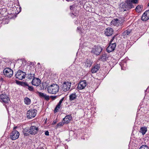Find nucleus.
Segmentation results:
<instances>
[{
    "instance_id": "1",
    "label": "nucleus",
    "mask_w": 149,
    "mask_h": 149,
    "mask_svg": "<svg viewBox=\"0 0 149 149\" xmlns=\"http://www.w3.org/2000/svg\"><path fill=\"white\" fill-rule=\"evenodd\" d=\"M59 87L56 84H53L49 86L47 91L50 94H55L59 91Z\"/></svg>"
},
{
    "instance_id": "2",
    "label": "nucleus",
    "mask_w": 149,
    "mask_h": 149,
    "mask_svg": "<svg viewBox=\"0 0 149 149\" xmlns=\"http://www.w3.org/2000/svg\"><path fill=\"white\" fill-rule=\"evenodd\" d=\"M37 113V111L35 109H31L27 111L26 116L28 118L30 119L35 117Z\"/></svg>"
},
{
    "instance_id": "3",
    "label": "nucleus",
    "mask_w": 149,
    "mask_h": 149,
    "mask_svg": "<svg viewBox=\"0 0 149 149\" xmlns=\"http://www.w3.org/2000/svg\"><path fill=\"white\" fill-rule=\"evenodd\" d=\"M0 101L6 104H8L10 102L9 98L8 96L4 94L0 95Z\"/></svg>"
},
{
    "instance_id": "4",
    "label": "nucleus",
    "mask_w": 149,
    "mask_h": 149,
    "mask_svg": "<svg viewBox=\"0 0 149 149\" xmlns=\"http://www.w3.org/2000/svg\"><path fill=\"white\" fill-rule=\"evenodd\" d=\"M3 73L6 77L8 78L11 77L13 74V70L8 68H6L4 69Z\"/></svg>"
},
{
    "instance_id": "5",
    "label": "nucleus",
    "mask_w": 149,
    "mask_h": 149,
    "mask_svg": "<svg viewBox=\"0 0 149 149\" xmlns=\"http://www.w3.org/2000/svg\"><path fill=\"white\" fill-rule=\"evenodd\" d=\"M26 75L25 72L22 70H19L15 74V77L18 79L22 80L25 78Z\"/></svg>"
},
{
    "instance_id": "6",
    "label": "nucleus",
    "mask_w": 149,
    "mask_h": 149,
    "mask_svg": "<svg viewBox=\"0 0 149 149\" xmlns=\"http://www.w3.org/2000/svg\"><path fill=\"white\" fill-rule=\"evenodd\" d=\"M102 48L100 46H95L91 50V52L96 55H98L102 52Z\"/></svg>"
},
{
    "instance_id": "7",
    "label": "nucleus",
    "mask_w": 149,
    "mask_h": 149,
    "mask_svg": "<svg viewBox=\"0 0 149 149\" xmlns=\"http://www.w3.org/2000/svg\"><path fill=\"white\" fill-rule=\"evenodd\" d=\"M19 135L18 132L15 130H14L10 134V138L12 140H15L17 139Z\"/></svg>"
},
{
    "instance_id": "8",
    "label": "nucleus",
    "mask_w": 149,
    "mask_h": 149,
    "mask_svg": "<svg viewBox=\"0 0 149 149\" xmlns=\"http://www.w3.org/2000/svg\"><path fill=\"white\" fill-rule=\"evenodd\" d=\"M122 7L123 8H125L127 9H129L134 8V6L130 0H127L125 3L123 5Z\"/></svg>"
},
{
    "instance_id": "9",
    "label": "nucleus",
    "mask_w": 149,
    "mask_h": 149,
    "mask_svg": "<svg viewBox=\"0 0 149 149\" xmlns=\"http://www.w3.org/2000/svg\"><path fill=\"white\" fill-rule=\"evenodd\" d=\"M71 84V83L68 81L64 82L62 86V89L63 91L66 92L69 90L70 88Z\"/></svg>"
},
{
    "instance_id": "10",
    "label": "nucleus",
    "mask_w": 149,
    "mask_h": 149,
    "mask_svg": "<svg viewBox=\"0 0 149 149\" xmlns=\"http://www.w3.org/2000/svg\"><path fill=\"white\" fill-rule=\"evenodd\" d=\"M87 85L86 80L81 81L79 83L77 88L78 90H82L84 89Z\"/></svg>"
},
{
    "instance_id": "11",
    "label": "nucleus",
    "mask_w": 149,
    "mask_h": 149,
    "mask_svg": "<svg viewBox=\"0 0 149 149\" xmlns=\"http://www.w3.org/2000/svg\"><path fill=\"white\" fill-rule=\"evenodd\" d=\"M116 47V44L115 42L113 43H110L109 46L107 48V52H111L114 51Z\"/></svg>"
},
{
    "instance_id": "12",
    "label": "nucleus",
    "mask_w": 149,
    "mask_h": 149,
    "mask_svg": "<svg viewBox=\"0 0 149 149\" xmlns=\"http://www.w3.org/2000/svg\"><path fill=\"white\" fill-rule=\"evenodd\" d=\"M41 82L40 80L38 78H34L32 79L31 83L33 85L36 86H38Z\"/></svg>"
},
{
    "instance_id": "13",
    "label": "nucleus",
    "mask_w": 149,
    "mask_h": 149,
    "mask_svg": "<svg viewBox=\"0 0 149 149\" xmlns=\"http://www.w3.org/2000/svg\"><path fill=\"white\" fill-rule=\"evenodd\" d=\"M38 131V127L35 126H31L29 130V133L31 134L35 135L36 134Z\"/></svg>"
},
{
    "instance_id": "14",
    "label": "nucleus",
    "mask_w": 149,
    "mask_h": 149,
    "mask_svg": "<svg viewBox=\"0 0 149 149\" xmlns=\"http://www.w3.org/2000/svg\"><path fill=\"white\" fill-rule=\"evenodd\" d=\"M113 32V29L111 27H108L105 30L104 34L106 36H111Z\"/></svg>"
},
{
    "instance_id": "15",
    "label": "nucleus",
    "mask_w": 149,
    "mask_h": 149,
    "mask_svg": "<svg viewBox=\"0 0 149 149\" xmlns=\"http://www.w3.org/2000/svg\"><path fill=\"white\" fill-rule=\"evenodd\" d=\"M149 19V10L146 11L143 14L141 19L143 21H146Z\"/></svg>"
},
{
    "instance_id": "16",
    "label": "nucleus",
    "mask_w": 149,
    "mask_h": 149,
    "mask_svg": "<svg viewBox=\"0 0 149 149\" xmlns=\"http://www.w3.org/2000/svg\"><path fill=\"white\" fill-rule=\"evenodd\" d=\"M38 94L40 97L43 98L46 100H48L49 99V96L43 93L38 92Z\"/></svg>"
},
{
    "instance_id": "17",
    "label": "nucleus",
    "mask_w": 149,
    "mask_h": 149,
    "mask_svg": "<svg viewBox=\"0 0 149 149\" xmlns=\"http://www.w3.org/2000/svg\"><path fill=\"white\" fill-rule=\"evenodd\" d=\"M72 119V117L71 115H68L63 119V121L65 123H69Z\"/></svg>"
},
{
    "instance_id": "18",
    "label": "nucleus",
    "mask_w": 149,
    "mask_h": 149,
    "mask_svg": "<svg viewBox=\"0 0 149 149\" xmlns=\"http://www.w3.org/2000/svg\"><path fill=\"white\" fill-rule=\"evenodd\" d=\"M64 99V97H63L61 99V100L59 101V102L57 104V105H56V107H55L54 112L55 113H56L58 111V110L60 109V108L61 107V105L63 100Z\"/></svg>"
},
{
    "instance_id": "19",
    "label": "nucleus",
    "mask_w": 149,
    "mask_h": 149,
    "mask_svg": "<svg viewBox=\"0 0 149 149\" xmlns=\"http://www.w3.org/2000/svg\"><path fill=\"white\" fill-rule=\"evenodd\" d=\"M100 68V64H97L93 67L91 70V72L94 73L96 72L99 70Z\"/></svg>"
},
{
    "instance_id": "20",
    "label": "nucleus",
    "mask_w": 149,
    "mask_h": 149,
    "mask_svg": "<svg viewBox=\"0 0 149 149\" xmlns=\"http://www.w3.org/2000/svg\"><path fill=\"white\" fill-rule=\"evenodd\" d=\"M92 63V61H91L89 59H87L85 62L84 63L85 64L84 65L85 67L87 68L88 67H91Z\"/></svg>"
},
{
    "instance_id": "21",
    "label": "nucleus",
    "mask_w": 149,
    "mask_h": 149,
    "mask_svg": "<svg viewBox=\"0 0 149 149\" xmlns=\"http://www.w3.org/2000/svg\"><path fill=\"white\" fill-rule=\"evenodd\" d=\"M120 22V21H119L118 19L116 18L115 19H114L113 20L111 21V23L114 25L118 26H119Z\"/></svg>"
},
{
    "instance_id": "22",
    "label": "nucleus",
    "mask_w": 149,
    "mask_h": 149,
    "mask_svg": "<svg viewBox=\"0 0 149 149\" xmlns=\"http://www.w3.org/2000/svg\"><path fill=\"white\" fill-rule=\"evenodd\" d=\"M77 96L75 93H74L70 94L69 96V100L72 101L74 100L77 97Z\"/></svg>"
},
{
    "instance_id": "23",
    "label": "nucleus",
    "mask_w": 149,
    "mask_h": 149,
    "mask_svg": "<svg viewBox=\"0 0 149 149\" xmlns=\"http://www.w3.org/2000/svg\"><path fill=\"white\" fill-rule=\"evenodd\" d=\"M108 58V56L106 54H104L101 56L100 59L103 61H106Z\"/></svg>"
},
{
    "instance_id": "24",
    "label": "nucleus",
    "mask_w": 149,
    "mask_h": 149,
    "mask_svg": "<svg viewBox=\"0 0 149 149\" xmlns=\"http://www.w3.org/2000/svg\"><path fill=\"white\" fill-rule=\"evenodd\" d=\"M132 32V30L131 29H127L125 30L124 32L123 33V35L124 36H130Z\"/></svg>"
},
{
    "instance_id": "25",
    "label": "nucleus",
    "mask_w": 149,
    "mask_h": 149,
    "mask_svg": "<svg viewBox=\"0 0 149 149\" xmlns=\"http://www.w3.org/2000/svg\"><path fill=\"white\" fill-rule=\"evenodd\" d=\"M24 102L26 105H29L31 103V100L28 97H25L24 99Z\"/></svg>"
},
{
    "instance_id": "26",
    "label": "nucleus",
    "mask_w": 149,
    "mask_h": 149,
    "mask_svg": "<svg viewBox=\"0 0 149 149\" xmlns=\"http://www.w3.org/2000/svg\"><path fill=\"white\" fill-rule=\"evenodd\" d=\"M141 132L143 135L145 134L147 131V128L145 127H142L141 128Z\"/></svg>"
},
{
    "instance_id": "27",
    "label": "nucleus",
    "mask_w": 149,
    "mask_h": 149,
    "mask_svg": "<svg viewBox=\"0 0 149 149\" xmlns=\"http://www.w3.org/2000/svg\"><path fill=\"white\" fill-rule=\"evenodd\" d=\"M35 74H28L27 77H28V79H33L35 77Z\"/></svg>"
},
{
    "instance_id": "28",
    "label": "nucleus",
    "mask_w": 149,
    "mask_h": 149,
    "mask_svg": "<svg viewBox=\"0 0 149 149\" xmlns=\"http://www.w3.org/2000/svg\"><path fill=\"white\" fill-rule=\"evenodd\" d=\"M142 9L141 6L138 5L136 7V11L138 12H140L141 10Z\"/></svg>"
},
{
    "instance_id": "29",
    "label": "nucleus",
    "mask_w": 149,
    "mask_h": 149,
    "mask_svg": "<svg viewBox=\"0 0 149 149\" xmlns=\"http://www.w3.org/2000/svg\"><path fill=\"white\" fill-rule=\"evenodd\" d=\"M139 149H148V146L146 145H143Z\"/></svg>"
},
{
    "instance_id": "30",
    "label": "nucleus",
    "mask_w": 149,
    "mask_h": 149,
    "mask_svg": "<svg viewBox=\"0 0 149 149\" xmlns=\"http://www.w3.org/2000/svg\"><path fill=\"white\" fill-rule=\"evenodd\" d=\"M64 123H64V121H63L62 122H61L58 123L57 125V126L58 127H59V126H63Z\"/></svg>"
},
{
    "instance_id": "31",
    "label": "nucleus",
    "mask_w": 149,
    "mask_h": 149,
    "mask_svg": "<svg viewBox=\"0 0 149 149\" xmlns=\"http://www.w3.org/2000/svg\"><path fill=\"white\" fill-rule=\"evenodd\" d=\"M29 84H28L27 83L22 81L21 86H28Z\"/></svg>"
},
{
    "instance_id": "32",
    "label": "nucleus",
    "mask_w": 149,
    "mask_h": 149,
    "mask_svg": "<svg viewBox=\"0 0 149 149\" xmlns=\"http://www.w3.org/2000/svg\"><path fill=\"white\" fill-rule=\"evenodd\" d=\"M28 89L29 91H33L34 89H33V86H31L29 85L28 86Z\"/></svg>"
},
{
    "instance_id": "33",
    "label": "nucleus",
    "mask_w": 149,
    "mask_h": 149,
    "mask_svg": "<svg viewBox=\"0 0 149 149\" xmlns=\"http://www.w3.org/2000/svg\"><path fill=\"white\" fill-rule=\"evenodd\" d=\"M138 0H130L132 3H138Z\"/></svg>"
},
{
    "instance_id": "34",
    "label": "nucleus",
    "mask_w": 149,
    "mask_h": 149,
    "mask_svg": "<svg viewBox=\"0 0 149 149\" xmlns=\"http://www.w3.org/2000/svg\"><path fill=\"white\" fill-rule=\"evenodd\" d=\"M22 81H20L17 80H16V82L17 84L19 85H22Z\"/></svg>"
},
{
    "instance_id": "35",
    "label": "nucleus",
    "mask_w": 149,
    "mask_h": 149,
    "mask_svg": "<svg viewBox=\"0 0 149 149\" xmlns=\"http://www.w3.org/2000/svg\"><path fill=\"white\" fill-rule=\"evenodd\" d=\"M80 27H78L77 28V31L79 33H81V31L80 30Z\"/></svg>"
},
{
    "instance_id": "36",
    "label": "nucleus",
    "mask_w": 149,
    "mask_h": 149,
    "mask_svg": "<svg viewBox=\"0 0 149 149\" xmlns=\"http://www.w3.org/2000/svg\"><path fill=\"white\" fill-rule=\"evenodd\" d=\"M29 132H24V134L25 136H28L29 135Z\"/></svg>"
},
{
    "instance_id": "37",
    "label": "nucleus",
    "mask_w": 149,
    "mask_h": 149,
    "mask_svg": "<svg viewBox=\"0 0 149 149\" xmlns=\"http://www.w3.org/2000/svg\"><path fill=\"white\" fill-rule=\"evenodd\" d=\"M115 37H113L111 40L110 41V43H113L114 42H113V40Z\"/></svg>"
},
{
    "instance_id": "38",
    "label": "nucleus",
    "mask_w": 149,
    "mask_h": 149,
    "mask_svg": "<svg viewBox=\"0 0 149 149\" xmlns=\"http://www.w3.org/2000/svg\"><path fill=\"white\" fill-rule=\"evenodd\" d=\"M45 134L47 136H49V132L48 131H47L45 132Z\"/></svg>"
},
{
    "instance_id": "39",
    "label": "nucleus",
    "mask_w": 149,
    "mask_h": 149,
    "mask_svg": "<svg viewBox=\"0 0 149 149\" xmlns=\"http://www.w3.org/2000/svg\"><path fill=\"white\" fill-rule=\"evenodd\" d=\"M51 97L52 98L53 100L55 99L56 97V96H51Z\"/></svg>"
},
{
    "instance_id": "40",
    "label": "nucleus",
    "mask_w": 149,
    "mask_h": 149,
    "mask_svg": "<svg viewBox=\"0 0 149 149\" xmlns=\"http://www.w3.org/2000/svg\"><path fill=\"white\" fill-rule=\"evenodd\" d=\"M56 123V120H54L52 122V124L54 125Z\"/></svg>"
},
{
    "instance_id": "41",
    "label": "nucleus",
    "mask_w": 149,
    "mask_h": 149,
    "mask_svg": "<svg viewBox=\"0 0 149 149\" xmlns=\"http://www.w3.org/2000/svg\"><path fill=\"white\" fill-rule=\"evenodd\" d=\"M123 64H122V63H121V65H120V66H121V69H122V70H124V69H123Z\"/></svg>"
},
{
    "instance_id": "42",
    "label": "nucleus",
    "mask_w": 149,
    "mask_h": 149,
    "mask_svg": "<svg viewBox=\"0 0 149 149\" xmlns=\"http://www.w3.org/2000/svg\"><path fill=\"white\" fill-rule=\"evenodd\" d=\"M72 14L75 16H76L77 15V13H75L74 14V13H72Z\"/></svg>"
},
{
    "instance_id": "43",
    "label": "nucleus",
    "mask_w": 149,
    "mask_h": 149,
    "mask_svg": "<svg viewBox=\"0 0 149 149\" xmlns=\"http://www.w3.org/2000/svg\"><path fill=\"white\" fill-rule=\"evenodd\" d=\"M17 128V127H14V128H13V130H15V129H16V128Z\"/></svg>"
},
{
    "instance_id": "44",
    "label": "nucleus",
    "mask_w": 149,
    "mask_h": 149,
    "mask_svg": "<svg viewBox=\"0 0 149 149\" xmlns=\"http://www.w3.org/2000/svg\"><path fill=\"white\" fill-rule=\"evenodd\" d=\"M67 1H73V0H66Z\"/></svg>"
},
{
    "instance_id": "45",
    "label": "nucleus",
    "mask_w": 149,
    "mask_h": 149,
    "mask_svg": "<svg viewBox=\"0 0 149 149\" xmlns=\"http://www.w3.org/2000/svg\"><path fill=\"white\" fill-rule=\"evenodd\" d=\"M148 6H149V3H148Z\"/></svg>"
},
{
    "instance_id": "46",
    "label": "nucleus",
    "mask_w": 149,
    "mask_h": 149,
    "mask_svg": "<svg viewBox=\"0 0 149 149\" xmlns=\"http://www.w3.org/2000/svg\"><path fill=\"white\" fill-rule=\"evenodd\" d=\"M40 64V63H38V64Z\"/></svg>"
},
{
    "instance_id": "47",
    "label": "nucleus",
    "mask_w": 149,
    "mask_h": 149,
    "mask_svg": "<svg viewBox=\"0 0 149 149\" xmlns=\"http://www.w3.org/2000/svg\"><path fill=\"white\" fill-rule=\"evenodd\" d=\"M71 6H70V8L71 9Z\"/></svg>"
}]
</instances>
